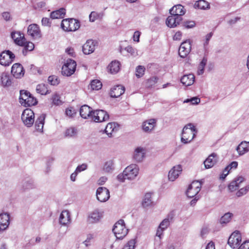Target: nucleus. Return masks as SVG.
Instances as JSON below:
<instances>
[{
	"mask_svg": "<svg viewBox=\"0 0 249 249\" xmlns=\"http://www.w3.org/2000/svg\"><path fill=\"white\" fill-rule=\"evenodd\" d=\"M245 181V178L242 176H238L235 178L229 184L228 188L230 192L235 191L239 187L240 184Z\"/></svg>",
	"mask_w": 249,
	"mask_h": 249,
	"instance_id": "obj_19",
	"label": "nucleus"
},
{
	"mask_svg": "<svg viewBox=\"0 0 249 249\" xmlns=\"http://www.w3.org/2000/svg\"><path fill=\"white\" fill-rule=\"evenodd\" d=\"M93 112L92 108L87 105L82 106L80 109V114L84 119L91 118Z\"/></svg>",
	"mask_w": 249,
	"mask_h": 249,
	"instance_id": "obj_22",
	"label": "nucleus"
},
{
	"mask_svg": "<svg viewBox=\"0 0 249 249\" xmlns=\"http://www.w3.org/2000/svg\"><path fill=\"white\" fill-rule=\"evenodd\" d=\"M217 161V155L215 153L211 154L204 161L206 169H209L214 166Z\"/></svg>",
	"mask_w": 249,
	"mask_h": 249,
	"instance_id": "obj_21",
	"label": "nucleus"
},
{
	"mask_svg": "<svg viewBox=\"0 0 249 249\" xmlns=\"http://www.w3.org/2000/svg\"><path fill=\"white\" fill-rule=\"evenodd\" d=\"M191 50V41L189 39L183 42L179 48L178 54L181 57H185L190 52Z\"/></svg>",
	"mask_w": 249,
	"mask_h": 249,
	"instance_id": "obj_13",
	"label": "nucleus"
},
{
	"mask_svg": "<svg viewBox=\"0 0 249 249\" xmlns=\"http://www.w3.org/2000/svg\"><path fill=\"white\" fill-rule=\"evenodd\" d=\"M207 58L204 56L198 65L197 72L198 75H202L203 74L204 72V68L207 64Z\"/></svg>",
	"mask_w": 249,
	"mask_h": 249,
	"instance_id": "obj_40",
	"label": "nucleus"
},
{
	"mask_svg": "<svg viewBox=\"0 0 249 249\" xmlns=\"http://www.w3.org/2000/svg\"><path fill=\"white\" fill-rule=\"evenodd\" d=\"M103 171L105 173H111L114 170V163L111 160L107 161L104 165Z\"/></svg>",
	"mask_w": 249,
	"mask_h": 249,
	"instance_id": "obj_32",
	"label": "nucleus"
},
{
	"mask_svg": "<svg viewBox=\"0 0 249 249\" xmlns=\"http://www.w3.org/2000/svg\"><path fill=\"white\" fill-rule=\"evenodd\" d=\"M238 249H249V241H246L244 242L239 247Z\"/></svg>",
	"mask_w": 249,
	"mask_h": 249,
	"instance_id": "obj_62",
	"label": "nucleus"
},
{
	"mask_svg": "<svg viewBox=\"0 0 249 249\" xmlns=\"http://www.w3.org/2000/svg\"><path fill=\"white\" fill-rule=\"evenodd\" d=\"M87 168V165L86 164H82L79 165L76 168L75 170L77 173H80L83 171L85 170Z\"/></svg>",
	"mask_w": 249,
	"mask_h": 249,
	"instance_id": "obj_57",
	"label": "nucleus"
},
{
	"mask_svg": "<svg viewBox=\"0 0 249 249\" xmlns=\"http://www.w3.org/2000/svg\"><path fill=\"white\" fill-rule=\"evenodd\" d=\"M109 115L103 110H96L93 112L92 120L96 123L107 121L109 120Z\"/></svg>",
	"mask_w": 249,
	"mask_h": 249,
	"instance_id": "obj_11",
	"label": "nucleus"
},
{
	"mask_svg": "<svg viewBox=\"0 0 249 249\" xmlns=\"http://www.w3.org/2000/svg\"><path fill=\"white\" fill-rule=\"evenodd\" d=\"M178 212L176 210L171 211L168 214L167 218H174V217L178 216Z\"/></svg>",
	"mask_w": 249,
	"mask_h": 249,
	"instance_id": "obj_63",
	"label": "nucleus"
},
{
	"mask_svg": "<svg viewBox=\"0 0 249 249\" xmlns=\"http://www.w3.org/2000/svg\"><path fill=\"white\" fill-rule=\"evenodd\" d=\"M182 20L181 17L171 15L167 18L166 24L168 27L174 28L177 26Z\"/></svg>",
	"mask_w": 249,
	"mask_h": 249,
	"instance_id": "obj_15",
	"label": "nucleus"
},
{
	"mask_svg": "<svg viewBox=\"0 0 249 249\" xmlns=\"http://www.w3.org/2000/svg\"><path fill=\"white\" fill-rule=\"evenodd\" d=\"M201 188V183L200 181L198 180L193 181L186 191L187 196L190 198L196 196L200 191Z\"/></svg>",
	"mask_w": 249,
	"mask_h": 249,
	"instance_id": "obj_9",
	"label": "nucleus"
},
{
	"mask_svg": "<svg viewBox=\"0 0 249 249\" xmlns=\"http://www.w3.org/2000/svg\"><path fill=\"white\" fill-rule=\"evenodd\" d=\"M182 171V167L180 165L173 167L169 171L168 178L170 181H173L177 178Z\"/></svg>",
	"mask_w": 249,
	"mask_h": 249,
	"instance_id": "obj_20",
	"label": "nucleus"
},
{
	"mask_svg": "<svg viewBox=\"0 0 249 249\" xmlns=\"http://www.w3.org/2000/svg\"><path fill=\"white\" fill-rule=\"evenodd\" d=\"M145 154V149L142 147H137L134 152L133 154V159L136 162H142L144 157Z\"/></svg>",
	"mask_w": 249,
	"mask_h": 249,
	"instance_id": "obj_17",
	"label": "nucleus"
},
{
	"mask_svg": "<svg viewBox=\"0 0 249 249\" xmlns=\"http://www.w3.org/2000/svg\"><path fill=\"white\" fill-rule=\"evenodd\" d=\"M77 129L71 126L66 129L64 133V136L67 138H74L77 136Z\"/></svg>",
	"mask_w": 249,
	"mask_h": 249,
	"instance_id": "obj_35",
	"label": "nucleus"
},
{
	"mask_svg": "<svg viewBox=\"0 0 249 249\" xmlns=\"http://www.w3.org/2000/svg\"><path fill=\"white\" fill-rule=\"evenodd\" d=\"M194 7L201 10H206L210 9V6L207 1L204 0H199L195 2Z\"/></svg>",
	"mask_w": 249,
	"mask_h": 249,
	"instance_id": "obj_34",
	"label": "nucleus"
},
{
	"mask_svg": "<svg viewBox=\"0 0 249 249\" xmlns=\"http://www.w3.org/2000/svg\"><path fill=\"white\" fill-rule=\"evenodd\" d=\"M141 35V32L137 31H135L133 35V40L136 42H139L140 36Z\"/></svg>",
	"mask_w": 249,
	"mask_h": 249,
	"instance_id": "obj_61",
	"label": "nucleus"
},
{
	"mask_svg": "<svg viewBox=\"0 0 249 249\" xmlns=\"http://www.w3.org/2000/svg\"><path fill=\"white\" fill-rule=\"evenodd\" d=\"M65 113L67 116L70 117H73V115L76 113L75 111L72 109L71 107L67 108Z\"/></svg>",
	"mask_w": 249,
	"mask_h": 249,
	"instance_id": "obj_58",
	"label": "nucleus"
},
{
	"mask_svg": "<svg viewBox=\"0 0 249 249\" xmlns=\"http://www.w3.org/2000/svg\"><path fill=\"white\" fill-rule=\"evenodd\" d=\"M48 81L51 85L56 86L59 83V80L57 76L55 75H51L48 77Z\"/></svg>",
	"mask_w": 249,
	"mask_h": 249,
	"instance_id": "obj_46",
	"label": "nucleus"
},
{
	"mask_svg": "<svg viewBox=\"0 0 249 249\" xmlns=\"http://www.w3.org/2000/svg\"><path fill=\"white\" fill-rule=\"evenodd\" d=\"M124 87L122 85L114 86L111 89L110 96L113 98H118L124 93Z\"/></svg>",
	"mask_w": 249,
	"mask_h": 249,
	"instance_id": "obj_23",
	"label": "nucleus"
},
{
	"mask_svg": "<svg viewBox=\"0 0 249 249\" xmlns=\"http://www.w3.org/2000/svg\"><path fill=\"white\" fill-rule=\"evenodd\" d=\"M242 240L240 232L238 231L233 232L229 238L228 243L233 249L237 248Z\"/></svg>",
	"mask_w": 249,
	"mask_h": 249,
	"instance_id": "obj_10",
	"label": "nucleus"
},
{
	"mask_svg": "<svg viewBox=\"0 0 249 249\" xmlns=\"http://www.w3.org/2000/svg\"><path fill=\"white\" fill-rule=\"evenodd\" d=\"M9 219H0V231L6 230L9 224Z\"/></svg>",
	"mask_w": 249,
	"mask_h": 249,
	"instance_id": "obj_43",
	"label": "nucleus"
},
{
	"mask_svg": "<svg viewBox=\"0 0 249 249\" xmlns=\"http://www.w3.org/2000/svg\"><path fill=\"white\" fill-rule=\"evenodd\" d=\"M195 76L193 74H189L183 76L181 79L180 82L185 86H189L194 84L195 82Z\"/></svg>",
	"mask_w": 249,
	"mask_h": 249,
	"instance_id": "obj_26",
	"label": "nucleus"
},
{
	"mask_svg": "<svg viewBox=\"0 0 249 249\" xmlns=\"http://www.w3.org/2000/svg\"><path fill=\"white\" fill-rule=\"evenodd\" d=\"M93 238V235L92 234H88L87 235L86 239L83 241V243L85 245L86 247H88L90 245V242L91 240Z\"/></svg>",
	"mask_w": 249,
	"mask_h": 249,
	"instance_id": "obj_54",
	"label": "nucleus"
},
{
	"mask_svg": "<svg viewBox=\"0 0 249 249\" xmlns=\"http://www.w3.org/2000/svg\"><path fill=\"white\" fill-rule=\"evenodd\" d=\"M24 44L23 45H20L19 46L24 47L22 50V53L24 55H26L27 52L32 51L34 49L35 46L32 42H27L26 40L24 41Z\"/></svg>",
	"mask_w": 249,
	"mask_h": 249,
	"instance_id": "obj_37",
	"label": "nucleus"
},
{
	"mask_svg": "<svg viewBox=\"0 0 249 249\" xmlns=\"http://www.w3.org/2000/svg\"><path fill=\"white\" fill-rule=\"evenodd\" d=\"M0 80L1 85L4 87H9L12 84L9 75L7 72H3L1 74Z\"/></svg>",
	"mask_w": 249,
	"mask_h": 249,
	"instance_id": "obj_29",
	"label": "nucleus"
},
{
	"mask_svg": "<svg viewBox=\"0 0 249 249\" xmlns=\"http://www.w3.org/2000/svg\"><path fill=\"white\" fill-rule=\"evenodd\" d=\"M139 167L136 164H132L126 167L122 173L117 176L119 181L124 182L125 179L133 180L138 176Z\"/></svg>",
	"mask_w": 249,
	"mask_h": 249,
	"instance_id": "obj_1",
	"label": "nucleus"
},
{
	"mask_svg": "<svg viewBox=\"0 0 249 249\" xmlns=\"http://www.w3.org/2000/svg\"><path fill=\"white\" fill-rule=\"evenodd\" d=\"M136 243V239H131L124 245L123 249H134Z\"/></svg>",
	"mask_w": 249,
	"mask_h": 249,
	"instance_id": "obj_47",
	"label": "nucleus"
},
{
	"mask_svg": "<svg viewBox=\"0 0 249 249\" xmlns=\"http://www.w3.org/2000/svg\"><path fill=\"white\" fill-rule=\"evenodd\" d=\"M200 98L196 97H195L191 98V99H187L185 100L184 101V103L190 102L191 103V105H195L198 104L200 103Z\"/></svg>",
	"mask_w": 249,
	"mask_h": 249,
	"instance_id": "obj_51",
	"label": "nucleus"
},
{
	"mask_svg": "<svg viewBox=\"0 0 249 249\" xmlns=\"http://www.w3.org/2000/svg\"><path fill=\"white\" fill-rule=\"evenodd\" d=\"M170 224L169 219H164L159 225L160 229L165 230Z\"/></svg>",
	"mask_w": 249,
	"mask_h": 249,
	"instance_id": "obj_52",
	"label": "nucleus"
},
{
	"mask_svg": "<svg viewBox=\"0 0 249 249\" xmlns=\"http://www.w3.org/2000/svg\"><path fill=\"white\" fill-rule=\"evenodd\" d=\"M54 223L59 224L61 226H67L71 223V219H55Z\"/></svg>",
	"mask_w": 249,
	"mask_h": 249,
	"instance_id": "obj_44",
	"label": "nucleus"
},
{
	"mask_svg": "<svg viewBox=\"0 0 249 249\" xmlns=\"http://www.w3.org/2000/svg\"><path fill=\"white\" fill-rule=\"evenodd\" d=\"M104 14L102 12L98 13L95 11H92L89 16V21L94 22L97 19H100L102 18Z\"/></svg>",
	"mask_w": 249,
	"mask_h": 249,
	"instance_id": "obj_39",
	"label": "nucleus"
},
{
	"mask_svg": "<svg viewBox=\"0 0 249 249\" xmlns=\"http://www.w3.org/2000/svg\"><path fill=\"white\" fill-rule=\"evenodd\" d=\"M65 15V9L60 8L59 10L52 12L51 13V18L52 19L62 18Z\"/></svg>",
	"mask_w": 249,
	"mask_h": 249,
	"instance_id": "obj_36",
	"label": "nucleus"
},
{
	"mask_svg": "<svg viewBox=\"0 0 249 249\" xmlns=\"http://www.w3.org/2000/svg\"><path fill=\"white\" fill-rule=\"evenodd\" d=\"M61 28L65 31L72 32L78 30L80 27L79 22L74 18H66L62 20Z\"/></svg>",
	"mask_w": 249,
	"mask_h": 249,
	"instance_id": "obj_5",
	"label": "nucleus"
},
{
	"mask_svg": "<svg viewBox=\"0 0 249 249\" xmlns=\"http://www.w3.org/2000/svg\"><path fill=\"white\" fill-rule=\"evenodd\" d=\"M116 126L115 123H109L107 125L105 131L109 137H111L112 133L117 130Z\"/></svg>",
	"mask_w": 249,
	"mask_h": 249,
	"instance_id": "obj_33",
	"label": "nucleus"
},
{
	"mask_svg": "<svg viewBox=\"0 0 249 249\" xmlns=\"http://www.w3.org/2000/svg\"><path fill=\"white\" fill-rule=\"evenodd\" d=\"M104 216L103 212L99 210H95L92 213L91 218H101Z\"/></svg>",
	"mask_w": 249,
	"mask_h": 249,
	"instance_id": "obj_56",
	"label": "nucleus"
},
{
	"mask_svg": "<svg viewBox=\"0 0 249 249\" xmlns=\"http://www.w3.org/2000/svg\"><path fill=\"white\" fill-rule=\"evenodd\" d=\"M170 13L171 15H174L175 16L181 17V16L185 14V10L182 5L178 4L172 8L170 10Z\"/></svg>",
	"mask_w": 249,
	"mask_h": 249,
	"instance_id": "obj_27",
	"label": "nucleus"
},
{
	"mask_svg": "<svg viewBox=\"0 0 249 249\" xmlns=\"http://www.w3.org/2000/svg\"><path fill=\"white\" fill-rule=\"evenodd\" d=\"M21 119L24 124L27 127H31L35 121V114L30 108L25 109L22 112Z\"/></svg>",
	"mask_w": 249,
	"mask_h": 249,
	"instance_id": "obj_7",
	"label": "nucleus"
},
{
	"mask_svg": "<svg viewBox=\"0 0 249 249\" xmlns=\"http://www.w3.org/2000/svg\"><path fill=\"white\" fill-rule=\"evenodd\" d=\"M15 54L10 51H4L0 54V64L3 66H9L14 61Z\"/></svg>",
	"mask_w": 249,
	"mask_h": 249,
	"instance_id": "obj_8",
	"label": "nucleus"
},
{
	"mask_svg": "<svg viewBox=\"0 0 249 249\" xmlns=\"http://www.w3.org/2000/svg\"><path fill=\"white\" fill-rule=\"evenodd\" d=\"M36 90L37 93H40L41 95H46L50 93L47 87V86L44 84H38L36 86Z\"/></svg>",
	"mask_w": 249,
	"mask_h": 249,
	"instance_id": "obj_38",
	"label": "nucleus"
},
{
	"mask_svg": "<svg viewBox=\"0 0 249 249\" xmlns=\"http://www.w3.org/2000/svg\"><path fill=\"white\" fill-rule=\"evenodd\" d=\"M70 216L69 211L64 210L61 213L59 218H70Z\"/></svg>",
	"mask_w": 249,
	"mask_h": 249,
	"instance_id": "obj_60",
	"label": "nucleus"
},
{
	"mask_svg": "<svg viewBox=\"0 0 249 249\" xmlns=\"http://www.w3.org/2000/svg\"><path fill=\"white\" fill-rule=\"evenodd\" d=\"M52 101L53 104L55 105H59L62 103L61 101L60 100L59 96L56 94H54L52 96Z\"/></svg>",
	"mask_w": 249,
	"mask_h": 249,
	"instance_id": "obj_53",
	"label": "nucleus"
},
{
	"mask_svg": "<svg viewBox=\"0 0 249 249\" xmlns=\"http://www.w3.org/2000/svg\"><path fill=\"white\" fill-rule=\"evenodd\" d=\"M249 191V185H247L245 187H243L239 190L236 193V195L237 197H240L245 194H246Z\"/></svg>",
	"mask_w": 249,
	"mask_h": 249,
	"instance_id": "obj_49",
	"label": "nucleus"
},
{
	"mask_svg": "<svg viewBox=\"0 0 249 249\" xmlns=\"http://www.w3.org/2000/svg\"><path fill=\"white\" fill-rule=\"evenodd\" d=\"M156 121L151 119L143 122L142 127V130L145 132H151L156 126Z\"/></svg>",
	"mask_w": 249,
	"mask_h": 249,
	"instance_id": "obj_24",
	"label": "nucleus"
},
{
	"mask_svg": "<svg viewBox=\"0 0 249 249\" xmlns=\"http://www.w3.org/2000/svg\"><path fill=\"white\" fill-rule=\"evenodd\" d=\"M11 73L15 78H20L24 74L23 68L21 64L15 63L12 67Z\"/></svg>",
	"mask_w": 249,
	"mask_h": 249,
	"instance_id": "obj_16",
	"label": "nucleus"
},
{
	"mask_svg": "<svg viewBox=\"0 0 249 249\" xmlns=\"http://www.w3.org/2000/svg\"><path fill=\"white\" fill-rule=\"evenodd\" d=\"M196 133L197 130L192 124H187L182 130L181 142L184 143L191 142L196 136Z\"/></svg>",
	"mask_w": 249,
	"mask_h": 249,
	"instance_id": "obj_2",
	"label": "nucleus"
},
{
	"mask_svg": "<svg viewBox=\"0 0 249 249\" xmlns=\"http://www.w3.org/2000/svg\"><path fill=\"white\" fill-rule=\"evenodd\" d=\"M116 237L118 239H123L127 234L128 230L126 228L124 220L120 219L114 225L112 229Z\"/></svg>",
	"mask_w": 249,
	"mask_h": 249,
	"instance_id": "obj_3",
	"label": "nucleus"
},
{
	"mask_svg": "<svg viewBox=\"0 0 249 249\" xmlns=\"http://www.w3.org/2000/svg\"><path fill=\"white\" fill-rule=\"evenodd\" d=\"M236 150L240 156L249 151V142L243 141L237 147Z\"/></svg>",
	"mask_w": 249,
	"mask_h": 249,
	"instance_id": "obj_25",
	"label": "nucleus"
},
{
	"mask_svg": "<svg viewBox=\"0 0 249 249\" xmlns=\"http://www.w3.org/2000/svg\"><path fill=\"white\" fill-rule=\"evenodd\" d=\"M102 86V83L99 80H93L90 83V87L93 90H99Z\"/></svg>",
	"mask_w": 249,
	"mask_h": 249,
	"instance_id": "obj_42",
	"label": "nucleus"
},
{
	"mask_svg": "<svg viewBox=\"0 0 249 249\" xmlns=\"http://www.w3.org/2000/svg\"><path fill=\"white\" fill-rule=\"evenodd\" d=\"M19 100L20 103L24 106L30 107L37 104L36 99L27 90H21L20 91Z\"/></svg>",
	"mask_w": 249,
	"mask_h": 249,
	"instance_id": "obj_4",
	"label": "nucleus"
},
{
	"mask_svg": "<svg viewBox=\"0 0 249 249\" xmlns=\"http://www.w3.org/2000/svg\"><path fill=\"white\" fill-rule=\"evenodd\" d=\"M142 204L144 208H147L154 205V202L152 198L151 193H146L144 195Z\"/></svg>",
	"mask_w": 249,
	"mask_h": 249,
	"instance_id": "obj_30",
	"label": "nucleus"
},
{
	"mask_svg": "<svg viewBox=\"0 0 249 249\" xmlns=\"http://www.w3.org/2000/svg\"><path fill=\"white\" fill-rule=\"evenodd\" d=\"M120 69V63L116 60L112 61L107 67L108 71L111 74L117 73L119 71Z\"/></svg>",
	"mask_w": 249,
	"mask_h": 249,
	"instance_id": "obj_28",
	"label": "nucleus"
},
{
	"mask_svg": "<svg viewBox=\"0 0 249 249\" xmlns=\"http://www.w3.org/2000/svg\"><path fill=\"white\" fill-rule=\"evenodd\" d=\"M45 118V114L40 115L35 122V127L36 130L42 132Z\"/></svg>",
	"mask_w": 249,
	"mask_h": 249,
	"instance_id": "obj_31",
	"label": "nucleus"
},
{
	"mask_svg": "<svg viewBox=\"0 0 249 249\" xmlns=\"http://www.w3.org/2000/svg\"><path fill=\"white\" fill-rule=\"evenodd\" d=\"M27 34L34 39H39L42 36L40 29L36 24H32L28 26Z\"/></svg>",
	"mask_w": 249,
	"mask_h": 249,
	"instance_id": "obj_12",
	"label": "nucleus"
},
{
	"mask_svg": "<svg viewBox=\"0 0 249 249\" xmlns=\"http://www.w3.org/2000/svg\"><path fill=\"white\" fill-rule=\"evenodd\" d=\"M230 172L229 167H226L223 171L222 175L220 176V178L224 179Z\"/></svg>",
	"mask_w": 249,
	"mask_h": 249,
	"instance_id": "obj_64",
	"label": "nucleus"
},
{
	"mask_svg": "<svg viewBox=\"0 0 249 249\" xmlns=\"http://www.w3.org/2000/svg\"><path fill=\"white\" fill-rule=\"evenodd\" d=\"M229 222V219H218L216 222V230L219 231L222 227L225 226Z\"/></svg>",
	"mask_w": 249,
	"mask_h": 249,
	"instance_id": "obj_41",
	"label": "nucleus"
},
{
	"mask_svg": "<svg viewBox=\"0 0 249 249\" xmlns=\"http://www.w3.org/2000/svg\"><path fill=\"white\" fill-rule=\"evenodd\" d=\"M21 34V33L20 32H13L11 33L12 39L14 40L15 42L18 45H22V42L19 41L18 39V36H20Z\"/></svg>",
	"mask_w": 249,
	"mask_h": 249,
	"instance_id": "obj_45",
	"label": "nucleus"
},
{
	"mask_svg": "<svg viewBox=\"0 0 249 249\" xmlns=\"http://www.w3.org/2000/svg\"><path fill=\"white\" fill-rule=\"evenodd\" d=\"M76 67V62L71 59H68L62 67V74L66 76H70L74 73Z\"/></svg>",
	"mask_w": 249,
	"mask_h": 249,
	"instance_id": "obj_6",
	"label": "nucleus"
},
{
	"mask_svg": "<svg viewBox=\"0 0 249 249\" xmlns=\"http://www.w3.org/2000/svg\"><path fill=\"white\" fill-rule=\"evenodd\" d=\"M145 68L142 66H139L137 67L136 70V75L139 78L142 77L144 73Z\"/></svg>",
	"mask_w": 249,
	"mask_h": 249,
	"instance_id": "obj_50",
	"label": "nucleus"
},
{
	"mask_svg": "<svg viewBox=\"0 0 249 249\" xmlns=\"http://www.w3.org/2000/svg\"><path fill=\"white\" fill-rule=\"evenodd\" d=\"M42 24L43 26H51V22L49 18H43L41 20Z\"/></svg>",
	"mask_w": 249,
	"mask_h": 249,
	"instance_id": "obj_59",
	"label": "nucleus"
},
{
	"mask_svg": "<svg viewBox=\"0 0 249 249\" xmlns=\"http://www.w3.org/2000/svg\"><path fill=\"white\" fill-rule=\"evenodd\" d=\"M95 42L92 39L88 40L83 45L82 51L84 54H89L95 50Z\"/></svg>",
	"mask_w": 249,
	"mask_h": 249,
	"instance_id": "obj_18",
	"label": "nucleus"
},
{
	"mask_svg": "<svg viewBox=\"0 0 249 249\" xmlns=\"http://www.w3.org/2000/svg\"><path fill=\"white\" fill-rule=\"evenodd\" d=\"M96 197L100 202H106L109 198V191L106 187H99L96 191Z\"/></svg>",
	"mask_w": 249,
	"mask_h": 249,
	"instance_id": "obj_14",
	"label": "nucleus"
},
{
	"mask_svg": "<svg viewBox=\"0 0 249 249\" xmlns=\"http://www.w3.org/2000/svg\"><path fill=\"white\" fill-rule=\"evenodd\" d=\"M124 50L132 56L138 55L137 50L131 46H128L124 48Z\"/></svg>",
	"mask_w": 249,
	"mask_h": 249,
	"instance_id": "obj_48",
	"label": "nucleus"
},
{
	"mask_svg": "<svg viewBox=\"0 0 249 249\" xmlns=\"http://www.w3.org/2000/svg\"><path fill=\"white\" fill-rule=\"evenodd\" d=\"M196 23L194 21H187L183 23V26L185 28H192L195 26Z\"/></svg>",
	"mask_w": 249,
	"mask_h": 249,
	"instance_id": "obj_55",
	"label": "nucleus"
}]
</instances>
